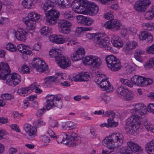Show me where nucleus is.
Instances as JSON below:
<instances>
[{"label":"nucleus","mask_w":154,"mask_h":154,"mask_svg":"<svg viewBox=\"0 0 154 154\" xmlns=\"http://www.w3.org/2000/svg\"><path fill=\"white\" fill-rule=\"evenodd\" d=\"M51 42L58 44H62L67 42L69 39L67 37L64 38L63 36L60 35H54L49 37Z\"/></svg>","instance_id":"obj_18"},{"label":"nucleus","mask_w":154,"mask_h":154,"mask_svg":"<svg viewBox=\"0 0 154 154\" xmlns=\"http://www.w3.org/2000/svg\"><path fill=\"white\" fill-rule=\"evenodd\" d=\"M56 62L60 67L63 69L68 67L71 65L69 59L63 55L57 57Z\"/></svg>","instance_id":"obj_14"},{"label":"nucleus","mask_w":154,"mask_h":154,"mask_svg":"<svg viewBox=\"0 0 154 154\" xmlns=\"http://www.w3.org/2000/svg\"><path fill=\"white\" fill-rule=\"evenodd\" d=\"M143 87H146L152 83L153 81L152 79L150 78H146L143 77Z\"/></svg>","instance_id":"obj_49"},{"label":"nucleus","mask_w":154,"mask_h":154,"mask_svg":"<svg viewBox=\"0 0 154 154\" xmlns=\"http://www.w3.org/2000/svg\"><path fill=\"white\" fill-rule=\"evenodd\" d=\"M46 16V22L47 24L53 25L57 23V19L59 17V13L55 9H51L45 12Z\"/></svg>","instance_id":"obj_8"},{"label":"nucleus","mask_w":154,"mask_h":154,"mask_svg":"<svg viewBox=\"0 0 154 154\" xmlns=\"http://www.w3.org/2000/svg\"><path fill=\"white\" fill-rule=\"evenodd\" d=\"M124 141L122 134L115 133L106 137L102 142V144L110 149L114 150L121 146Z\"/></svg>","instance_id":"obj_2"},{"label":"nucleus","mask_w":154,"mask_h":154,"mask_svg":"<svg viewBox=\"0 0 154 154\" xmlns=\"http://www.w3.org/2000/svg\"><path fill=\"white\" fill-rule=\"evenodd\" d=\"M23 128L28 135V139L31 140H33L36 135L37 130L35 128L26 123L24 125Z\"/></svg>","instance_id":"obj_15"},{"label":"nucleus","mask_w":154,"mask_h":154,"mask_svg":"<svg viewBox=\"0 0 154 154\" xmlns=\"http://www.w3.org/2000/svg\"><path fill=\"white\" fill-rule=\"evenodd\" d=\"M1 97L3 99L7 100H10L13 99L14 97L12 95L7 93L2 95Z\"/></svg>","instance_id":"obj_60"},{"label":"nucleus","mask_w":154,"mask_h":154,"mask_svg":"<svg viewBox=\"0 0 154 154\" xmlns=\"http://www.w3.org/2000/svg\"><path fill=\"white\" fill-rule=\"evenodd\" d=\"M33 87L32 88V92L34 89H35V92L37 94H39L42 92V90L41 89L40 86L39 85H38L36 83H34L31 85V87Z\"/></svg>","instance_id":"obj_44"},{"label":"nucleus","mask_w":154,"mask_h":154,"mask_svg":"<svg viewBox=\"0 0 154 154\" xmlns=\"http://www.w3.org/2000/svg\"><path fill=\"white\" fill-rule=\"evenodd\" d=\"M144 125L145 129L149 132L154 133V124L146 120L144 121Z\"/></svg>","instance_id":"obj_36"},{"label":"nucleus","mask_w":154,"mask_h":154,"mask_svg":"<svg viewBox=\"0 0 154 154\" xmlns=\"http://www.w3.org/2000/svg\"><path fill=\"white\" fill-rule=\"evenodd\" d=\"M115 113L110 110L106 111L103 115L105 117L108 116L109 117L112 118H114L115 117Z\"/></svg>","instance_id":"obj_59"},{"label":"nucleus","mask_w":154,"mask_h":154,"mask_svg":"<svg viewBox=\"0 0 154 154\" xmlns=\"http://www.w3.org/2000/svg\"><path fill=\"white\" fill-rule=\"evenodd\" d=\"M141 147L137 143L132 141L127 142V146L122 147L116 150L115 154H133V153L140 154L143 152Z\"/></svg>","instance_id":"obj_3"},{"label":"nucleus","mask_w":154,"mask_h":154,"mask_svg":"<svg viewBox=\"0 0 154 154\" xmlns=\"http://www.w3.org/2000/svg\"><path fill=\"white\" fill-rule=\"evenodd\" d=\"M104 11L105 13L104 14V18L107 20L113 18V15L112 14L109 12V9L108 8L106 9Z\"/></svg>","instance_id":"obj_51"},{"label":"nucleus","mask_w":154,"mask_h":154,"mask_svg":"<svg viewBox=\"0 0 154 154\" xmlns=\"http://www.w3.org/2000/svg\"><path fill=\"white\" fill-rule=\"evenodd\" d=\"M85 54L84 49L82 48H79L74 53L72 54L71 58L72 60L76 61L82 59Z\"/></svg>","instance_id":"obj_21"},{"label":"nucleus","mask_w":154,"mask_h":154,"mask_svg":"<svg viewBox=\"0 0 154 154\" xmlns=\"http://www.w3.org/2000/svg\"><path fill=\"white\" fill-rule=\"evenodd\" d=\"M77 0H75V2L77 3L78 2H80L79 4H81L79 6H77L75 7H74V12L80 14H84L86 15V5H85L84 4L82 3L79 2H77Z\"/></svg>","instance_id":"obj_28"},{"label":"nucleus","mask_w":154,"mask_h":154,"mask_svg":"<svg viewBox=\"0 0 154 154\" xmlns=\"http://www.w3.org/2000/svg\"><path fill=\"white\" fill-rule=\"evenodd\" d=\"M148 33L146 31H143L140 32L138 35L139 39L141 40H144L146 39Z\"/></svg>","instance_id":"obj_50"},{"label":"nucleus","mask_w":154,"mask_h":154,"mask_svg":"<svg viewBox=\"0 0 154 154\" xmlns=\"http://www.w3.org/2000/svg\"><path fill=\"white\" fill-rule=\"evenodd\" d=\"M86 17L82 15H79L76 17L78 23L81 24H84Z\"/></svg>","instance_id":"obj_56"},{"label":"nucleus","mask_w":154,"mask_h":154,"mask_svg":"<svg viewBox=\"0 0 154 154\" xmlns=\"http://www.w3.org/2000/svg\"><path fill=\"white\" fill-rule=\"evenodd\" d=\"M144 51L141 49H137L134 53V57L135 59L139 61H141L142 60L141 55L144 54Z\"/></svg>","instance_id":"obj_41"},{"label":"nucleus","mask_w":154,"mask_h":154,"mask_svg":"<svg viewBox=\"0 0 154 154\" xmlns=\"http://www.w3.org/2000/svg\"><path fill=\"white\" fill-rule=\"evenodd\" d=\"M111 42L114 46L120 48L122 47L123 42L120 37L117 35H113L111 39Z\"/></svg>","instance_id":"obj_24"},{"label":"nucleus","mask_w":154,"mask_h":154,"mask_svg":"<svg viewBox=\"0 0 154 154\" xmlns=\"http://www.w3.org/2000/svg\"><path fill=\"white\" fill-rule=\"evenodd\" d=\"M33 124L36 127H39L45 125L46 122L42 119L40 118L34 121Z\"/></svg>","instance_id":"obj_43"},{"label":"nucleus","mask_w":154,"mask_h":154,"mask_svg":"<svg viewBox=\"0 0 154 154\" xmlns=\"http://www.w3.org/2000/svg\"><path fill=\"white\" fill-rule=\"evenodd\" d=\"M53 76L54 79V82L60 84L62 81L65 80L67 78L66 74L62 72H57Z\"/></svg>","instance_id":"obj_29"},{"label":"nucleus","mask_w":154,"mask_h":154,"mask_svg":"<svg viewBox=\"0 0 154 154\" xmlns=\"http://www.w3.org/2000/svg\"><path fill=\"white\" fill-rule=\"evenodd\" d=\"M18 152L17 149L13 147H10L8 148V154H15Z\"/></svg>","instance_id":"obj_63"},{"label":"nucleus","mask_w":154,"mask_h":154,"mask_svg":"<svg viewBox=\"0 0 154 154\" xmlns=\"http://www.w3.org/2000/svg\"><path fill=\"white\" fill-rule=\"evenodd\" d=\"M61 50L60 49H53L49 51V55L51 57H55L56 61V57L61 54Z\"/></svg>","instance_id":"obj_34"},{"label":"nucleus","mask_w":154,"mask_h":154,"mask_svg":"<svg viewBox=\"0 0 154 154\" xmlns=\"http://www.w3.org/2000/svg\"><path fill=\"white\" fill-rule=\"evenodd\" d=\"M154 16L152 14V11H146L144 14V17L146 19L148 20L152 19Z\"/></svg>","instance_id":"obj_57"},{"label":"nucleus","mask_w":154,"mask_h":154,"mask_svg":"<svg viewBox=\"0 0 154 154\" xmlns=\"http://www.w3.org/2000/svg\"><path fill=\"white\" fill-rule=\"evenodd\" d=\"M55 2L60 8H67L70 6L69 0H55Z\"/></svg>","instance_id":"obj_31"},{"label":"nucleus","mask_w":154,"mask_h":154,"mask_svg":"<svg viewBox=\"0 0 154 154\" xmlns=\"http://www.w3.org/2000/svg\"><path fill=\"white\" fill-rule=\"evenodd\" d=\"M138 45V43L134 41L127 42L124 47V50L127 54L132 53L131 51L136 48Z\"/></svg>","instance_id":"obj_23"},{"label":"nucleus","mask_w":154,"mask_h":154,"mask_svg":"<svg viewBox=\"0 0 154 154\" xmlns=\"http://www.w3.org/2000/svg\"><path fill=\"white\" fill-rule=\"evenodd\" d=\"M133 109L130 110L131 116L127 120L125 129L128 133L136 135L139 132V129L143 119L141 117L145 116L147 112V109L144 104L139 103L132 105Z\"/></svg>","instance_id":"obj_1"},{"label":"nucleus","mask_w":154,"mask_h":154,"mask_svg":"<svg viewBox=\"0 0 154 154\" xmlns=\"http://www.w3.org/2000/svg\"><path fill=\"white\" fill-rule=\"evenodd\" d=\"M77 2H79L85 5H86V15L90 16H93L97 14L99 11V8L95 3L92 2H89L86 0H77Z\"/></svg>","instance_id":"obj_7"},{"label":"nucleus","mask_w":154,"mask_h":154,"mask_svg":"<svg viewBox=\"0 0 154 154\" xmlns=\"http://www.w3.org/2000/svg\"><path fill=\"white\" fill-rule=\"evenodd\" d=\"M94 42L97 47H99L105 50L111 51L112 47L108 39L106 37V35L102 33H97L94 39Z\"/></svg>","instance_id":"obj_4"},{"label":"nucleus","mask_w":154,"mask_h":154,"mask_svg":"<svg viewBox=\"0 0 154 154\" xmlns=\"http://www.w3.org/2000/svg\"><path fill=\"white\" fill-rule=\"evenodd\" d=\"M138 76L134 75L131 78L130 80L133 86L134 85L138 86Z\"/></svg>","instance_id":"obj_58"},{"label":"nucleus","mask_w":154,"mask_h":154,"mask_svg":"<svg viewBox=\"0 0 154 154\" xmlns=\"http://www.w3.org/2000/svg\"><path fill=\"white\" fill-rule=\"evenodd\" d=\"M69 133L67 134L65 133H62L58 136L56 135L57 141L58 143H63L67 145V142L69 141Z\"/></svg>","instance_id":"obj_25"},{"label":"nucleus","mask_w":154,"mask_h":154,"mask_svg":"<svg viewBox=\"0 0 154 154\" xmlns=\"http://www.w3.org/2000/svg\"><path fill=\"white\" fill-rule=\"evenodd\" d=\"M123 99L129 101L132 100L134 98V94L132 92L128 90L123 97Z\"/></svg>","instance_id":"obj_40"},{"label":"nucleus","mask_w":154,"mask_h":154,"mask_svg":"<svg viewBox=\"0 0 154 154\" xmlns=\"http://www.w3.org/2000/svg\"><path fill=\"white\" fill-rule=\"evenodd\" d=\"M5 47L7 50L11 52L15 51L17 50L16 46L14 44L10 43L7 44Z\"/></svg>","instance_id":"obj_46"},{"label":"nucleus","mask_w":154,"mask_h":154,"mask_svg":"<svg viewBox=\"0 0 154 154\" xmlns=\"http://www.w3.org/2000/svg\"><path fill=\"white\" fill-rule=\"evenodd\" d=\"M129 33L128 28L127 29L126 28H123L121 30V34L122 36L125 37L128 35Z\"/></svg>","instance_id":"obj_61"},{"label":"nucleus","mask_w":154,"mask_h":154,"mask_svg":"<svg viewBox=\"0 0 154 154\" xmlns=\"http://www.w3.org/2000/svg\"><path fill=\"white\" fill-rule=\"evenodd\" d=\"M83 63L85 65H90L94 68L99 67L102 63L100 58L96 56H87L83 59Z\"/></svg>","instance_id":"obj_9"},{"label":"nucleus","mask_w":154,"mask_h":154,"mask_svg":"<svg viewBox=\"0 0 154 154\" xmlns=\"http://www.w3.org/2000/svg\"><path fill=\"white\" fill-rule=\"evenodd\" d=\"M128 90L127 88L120 86L117 88L116 93L119 96H121L123 97Z\"/></svg>","instance_id":"obj_42"},{"label":"nucleus","mask_w":154,"mask_h":154,"mask_svg":"<svg viewBox=\"0 0 154 154\" xmlns=\"http://www.w3.org/2000/svg\"><path fill=\"white\" fill-rule=\"evenodd\" d=\"M69 141L67 142V145H69L72 146H75L80 143V137L77 136V134L75 133H69Z\"/></svg>","instance_id":"obj_20"},{"label":"nucleus","mask_w":154,"mask_h":154,"mask_svg":"<svg viewBox=\"0 0 154 154\" xmlns=\"http://www.w3.org/2000/svg\"><path fill=\"white\" fill-rule=\"evenodd\" d=\"M105 60L107 67L112 71H117L122 67L119 60L112 55L106 56Z\"/></svg>","instance_id":"obj_5"},{"label":"nucleus","mask_w":154,"mask_h":154,"mask_svg":"<svg viewBox=\"0 0 154 154\" xmlns=\"http://www.w3.org/2000/svg\"><path fill=\"white\" fill-rule=\"evenodd\" d=\"M143 26L148 31H153L154 30V23H145L143 24Z\"/></svg>","instance_id":"obj_48"},{"label":"nucleus","mask_w":154,"mask_h":154,"mask_svg":"<svg viewBox=\"0 0 154 154\" xmlns=\"http://www.w3.org/2000/svg\"><path fill=\"white\" fill-rule=\"evenodd\" d=\"M90 79V77L87 73L82 72L76 75L73 78L75 81H87Z\"/></svg>","instance_id":"obj_26"},{"label":"nucleus","mask_w":154,"mask_h":154,"mask_svg":"<svg viewBox=\"0 0 154 154\" xmlns=\"http://www.w3.org/2000/svg\"><path fill=\"white\" fill-rule=\"evenodd\" d=\"M15 34L18 41L25 42L26 39L27 32L23 29L20 28L17 29Z\"/></svg>","instance_id":"obj_22"},{"label":"nucleus","mask_w":154,"mask_h":154,"mask_svg":"<svg viewBox=\"0 0 154 154\" xmlns=\"http://www.w3.org/2000/svg\"><path fill=\"white\" fill-rule=\"evenodd\" d=\"M21 81L20 75L14 73L7 75L6 84L8 85L15 86L19 84Z\"/></svg>","instance_id":"obj_12"},{"label":"nucleus","mask_w":154,"mask_h":154,"mask_svg":"<svg viewBox=\"0 0 154 154\" xmlns=\"http://www.w3.org/2000/svg\"><path fill=\"white\" fill-rule=\"evenodd\" d=\"M60 27L61 28V32L64 34H68L71 31L72 23L69 21L63 20H61L59 23Z\"/></svg>","instance_id":"obj_17"},{"label":"nucleus","mask_w":154,"mask_h":154,"mask_svg":"<svg viewBox=\"0 0 154 154\" xmlns=\"http://www.w3.org/2000/svg\"><path fill=\"white\" fill-rule=\"evenodd\" d=\"M54 3L50 0H47L44 3L43 9L45 12L47 11L48 10L51 8H52L54 6Z\"/></svg>","instance_id":"obj_45"},{"label":"nucleus","mask_w":154,"mask_h":154,"mask_svg":"<svg viewBox=\"0 0 154 154\" xmlns=\"http://www.w3.org/2000/svg\"><path fill=\"white\" fill-rule=\"evenodd\" d=\"M46 99L47 104L45 108L46 109L49 110L55 106L60 109L62 107V101H56L55 103H54V100L55 99V96L54 95L52 94L48 95L46 97Z\"/></svg>","instance_id":"obj_11"},{"label":"nucleus","mask_w":154,"mask_h":154,"mask_svg":"<svg viewBox=\"0 0 154 154\" xmlns=\"http://www.w3.org/2000/svg\"><path fill=\"white\" fill-rule=\"evenodd\" d=\"M121 23L116 19L111 20L104 23L103 26L108 29H113L116 30L120 29Z\"/></svg>","instance_id":"obj_16"},{"label":"nucleus","mask_w":154,"mask_h":154,"mask_svg":"<svg viewBox=\"0 0 154 154\" xmlns=\"http://www.w3.org/2000/svg\"><path fill=\"white\" fill-rule=\"evenodd\" d=\"M73 14L74 12L72 10H68L65 11L63 16V17L66 19L73 20L75 18Z\"/></svg>","instance_id":"obj_38"},{"label":"nucleus","mask_w":154,"mask_h":154,"mask_svg":"<svg viewBox=\"0 0 154 154\" xmlns=\"http://www.w3.org/2000/svg\"><path fill=\"white\" fill-rule=\"evenodd\" d=\"M41 140L44 143H49L50 141L49 137L46 136H43L41 137Z\"/></svg>","instance_id":"obj_64"},{"label":"nucleus","mask_w":154,"mask_h":154,"mask_svg":"<svg viewBox=\"0 0 154 154\" xmlns=\"http://www.w3.org/2000/svg\"><path fill=\"white\" fill-rule=\"evenodd\" d=\"M29 47L26 45V48H24L23 53L26 55H32L33 54L32 51L29 49Z\"/></svg>","instance_id":"obj_62"},{"label":"nucleus","mask_w":154,"mask_h":154,"mask_svg":"<svg viewBox=\"0 0 154 154\" xmlns=\"http://www.w3.org/2000/svg\"><path fill=\"white\" fill-rule=\"evenodd\" d=\"M121 82L125 85H127L128 87L132 88L133 87L132 84L131 83V82H129L128 79L123 78H121L120 79Z\"/></svg>","instance_id":"obj_54"},{"label":"nucleus","mask_w":154,"mask_h":154,"mask_svg":"<svg viewBox=\"0 0 154 154\" xmlns=\"http://www.w3.org/2000/svg\"><path fill=\"white\" fill-rule=\"evenodd\" d=\"M154 66V58L150 59L149 62L148 63L145 65V67L146 69H148L152 68Z\"/></svg>","instance_id":"obj_55"},{"label":"nucleus","mask_w":154,"mask_h":154,"mask_svg":"<svg viewBox=\"0 0 154 154\" xmlns=\"http://www.w3.org/2000/svg\"><path fill=\"white\" fill-rule=\"evenodd\" d=\"M149 0H141L135 2L134 5V8L137 11L139 12L144 11L146 9V7L150 4Z\"/></svg>","instance_id":"obj_13"},{"label":"nucleus","mask_w":154,"mask_h":154,"mask_svg":"<svg viewBox=\"0 0 154 154\" xmlns=\"http://www.w3.org/2000/svg\"><path fill=\"white\" fill-rule=\"evenodd\" d=\"M108 122L109 128H114L117 127L119 125L118 122L115 121L113 119H107Z\"/></svg>","instance_id":"obj_47"},{"label":"nucleus","mask_w":154,"mask_h":154,"mask_svg":"<svg viewBox=\"0 0 154 154\" xmlns=\"http://www.w3.org/2000/svg\"><path fill=\"white\" fill-rule=\"evenodd\" d=\"M106 76L104 74H100L95 80L98 86L101 89L107 92L112 91V87L110 85L109 82L107 80Z\"/></svg>","instance_id":"obj_6"},{"label":"nucleus","mask_w":154,"mask_h":154,"mask_svg":"<svg viewBox=\"0 0 154 154\" xmlns=\"http://www.w3.org/2000/svg\"><path fill=\"white\" fill-rule=\"evenodd\" d=\"M23 21L29 30L33 31L35 29V22L30 20L28 19L26 17L23 19Z\"/></svg>","instance_id":"obj_33"},{"label":"nucleus","mask_w":154,"mask_h":154,"mask_svg":"<svg viewBox=\"0 0 154 154\" xmlns=\"http://www.w3.org/2000/svg\"><path fill=\"white\" fill-rule=\"evenodd\" d=\"M146 150L149 154H154V140L147 144L146 146Z\"/></svg>","instance_id":"obj_35"},{"label":"nucleus","mask_w":154,"mask_h":154,"mask_svg":"<svg viewBox=\"0 0 154 154\" xmlns=\"http://www.w3.org/2000/svg\"><path fill=\"white\" fill-rule=\"evenodd\" d=\"M39 0H23L22 2L23 6L25 8L31 9L35 8V4Z\"/></svg>","instance_id":"obj_27"},{"label":"nucleus","mask_w":154,"mask_h":154,"mask_svg":"<svg viewBox=\"0 0 154 154\" xmlns=\"http://www.w3.org/2000/svg\"><path fill=\"white\" fill-rule=\"evenodd\" d=\"M32 66L37 71L40 72L46 70L48 67L45 62L39 58H35L32 60Z\"/></svg>","instance_id":"obj_10"},{"label":"nucleus","mask_w":154,"mask_h":154,"mask_svg":"<svg viewBox=\"0 0 154 154\" xmlns=\"http://www.w3.org/2000/svg\"><path fill=\"white\" fill-rule=\"evenodd\" d=\"M21 73H29V69L26 65L22 66L19 69Z\"/></svg>","instance_id":"obj_53"},{"label":"nucleus","mask_w":154,"mask_h":154,"mask_svg":"<svg viewBox=\"0 0 154 154\" xmlns=\"http://www.w3.org/2000/svg\"><path fill=\"white\" fill-rule=\"evenodd\" d=\"M94 20L89 17H86L84 24L88 26H90L93 24Z\"/></svg>","instance_id":"obj_52"},{"label":"nucleus","mask_w":154,"mask_h":154,"mask_svg":"<svg viewBox=\"0 0 154 154\" xmlns=\"http://www.w3.org/2000/svg\"><path fill=\"white\" fill-rule=\"evenodd\" d=\"M40 15L37 13L34 12H31L28 13L27 18L36 22L39 21L40 19Z\"/></svg>","instance_id":"obj_32"},{"label":"nucleus","mask_w":154,"mask_h":154,"mask_svg":"<svg viewBox=\"0 0 154 154\" xmlns=\"http://www.w3.org/2000/svg\"><path fill=\"white\" fill-rule=\"evenodd\" d=\"M32 88L33 87L31 88V85L28 87L21 88L18 90L17 92L19 95L25 96L32 92Z\"/></svg>","instance_id":"obj_30"},{"label":"nucleus","mask_w":154,"mask_h":154,"mask_svg":"<svg viewBox=\"0 0 154 154\" xmlns=\"http://www.w3.org/2000/svg\"><path fill=\"white\" fill-rule=\"evenodd\" d=\"M10 72L8 64L4 62L0 63V79H4Z\"/></svg>","instance_id":"obj_19"},{"label":"nucleus","mask_w":154,"mask_h":154,"mask_svg":"<svg viewBox=\"0 0 154 154\" xmlns=\"http://www.w3.org/2000/svg\"><path fill=\"white\" fill-rule=\"evenodd\" d=\"M52 29L50 27L43 26L41 29V33L43 36H47L52 33Z\"/></svg>","instance_id":"obj_37"},{"label":"nucleus","mask_w":154,"mask_h":154,"mask_svg":"<svg viewBox=\"0 0 154 154\" xmlns=\"http://www.w3.org/2000/svg\"><path fill=\"white\" fill-rule=\"evenodd\" d=\"M77 126V124L73 122L68 121L66 122L64 125H63L62 128L64 129L69 128L70 129H73L75 128Z\"/></svg>","instance_id":"obj_39"}]
</instances>
